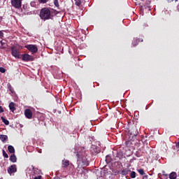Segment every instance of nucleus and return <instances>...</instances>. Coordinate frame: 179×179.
<instances>
[{"label":"nucleus","mask_w":179,"mask_h":179,"mask_svg":"<svg viewBox=\"0 0 179 179\" xmlns=\"http://www.w3.org/2000/svg\"><path fill=\"white\" fill-rule=\"evenodd\" d=\"M78 159L77 164L80 169L87 167L89 166V161H87V157H85V152L84 151L78 152L76 155Z\"/></svg>","instance_id":"obj_1"},{"label":"nucleus","mask_w":179,"mask_h":179,"mask_svg":"<svg viewBox=\"0 0 179 179\" xmlns=\"http://www.w3.org/2000/svg\"><path fill=\"white\" fill-rule=\"evenodd\" d=\"M58 14L57 10L52 8H45V20H51Z\"/></svg>","instance_id":"obj_2"},{"label":"nucleus","mask_w":179,"mask_h":179,"mask_svg":"<svg viewBox=\"0 0 179 179\" xmlns=\"http://www.w3.org/2000/svg\"><path fill=\"white\" fill-rule=\"evenodd\" d=\"M10 50L11 56L15 57V59H20V52L17 50V47H16L15 45L11 46Z\"/></svg>","instance_id":"obj_3"},{"label":"nucleus","mask_w":179,"mask_h":179,"mask_svg":"<svg viewBox=\"0 0 179 179\" xmlns=\"http://www.w3.org/2000/svg\"><path fill=\"white\" fill-rule=\"evenodd\" d=\"M146 2L145 3H141V2L138 1L136 3V5H139L141 8V10H146L148 9V10L150 11V1H143Z\"/></svg>","instance_id":"obj_4"},{"label":"nucleus","mask_w":179,"mask_h":179,"mask_svg":"<svg viewBox=\"0 0 179 179\" xmlns=\"http://www.w3.org/2000/svg\"><path fill=\"white\" fill-rule=\"evenodd\" d=\"M22 61L24 62H29L34 61V57L28 54L22 55Z\"/></svg>","instance_id":"obj_5"},{"label":"nucleus","mask_w":179,"mask_h":179,"mask_svg":"<svg viewBox=\"0 0 179 179\" xmlns=\"http://www.w3.org/2000/svg\"><path fill=\"white\" fill-rule=\"evenodd\" d=\"M24 48H27V50H29L30 52H32L34 54L37 52V47L35 45H26Z\"/></svg>","instance_id":"obj_6"},{"label":"nucleus","mask_w":179,"mask_h":179,"mask_svg":"<svg viewBox=\"0 0 179 179\" xmlns=\"http://www.w3.org/2000/svg\"><path fill=\"white\" fill-rule=\"evenodd\" d=\"M90 152H91V154L96 155L101 152L99 147H97L96 145L91 146V148L90 150Z\"/></svg>","instance_id":"obj_7"},{"label":"nucleus","mask_w":179,"mask_h":179,"mask_svg":"<svg viewBox=\"0 0 179 179\" xmlns=\"http://www.w3.org/2000/svg\"><path fill=\"white\" fill-rule=\"evenodd\" d=\"M17 171L16 165L13 164L11 166H9L8 169H7V172L9 175H12L13 173H15Z\"/></svg>","instance_id":"obj_8"},{"label":"nucleus","mask_w":179,"mask_h":179,"mask_svg":"<svg viewBox=\"0 0 179 179\" xmlns=\"http://www.w3.org/2000/svg\"><path fill=\"white\" fill-rule=\"evenodd\" d=\"M138 134H139V131H138V129L136 127L129 129V134L132 136H136Z\"/></svg>","instance_id":"obj_9"},{"label":"nucleus","mask_w":179,"mask_h":179,"mask_svg":"<svg viewBox=\"0 0 179 179\" xmlns=\"http://www.w3.org/2000/svg\"><path fill=\"white\" fill-rule=\"evenodd\" d=\"M11 6H14L16 9L21 8V1H11Z\"/></svg>","instance_id":"obj_10"},{"label":"nucleus","mask_w":179,"mask_h":179,"mask_svg":"<svg viewBox=\"0 0 179 179\" xmlns=\"http://www.w3.org/2000/svg\"><path fill=\"white\" fill-rule=\"evenodd\" d=\"M24 115L28 120H30L33 117V113L30 109H26V110H24Z\"/></svg>","instance_id":"obj_11"},{"label":"nucleus","mask_w":179,"mask_h":179,"mask_svg":"<svg viewBox=\"0 0 179 179\" xmlns=\"http://www.w3.org/2000/svg\"><path fill=\"white\" fill-rule=\"evenodd\" d=\"M41 19L45 20V8H42L40 13Z\"/></svg>","instance_id":"obj_12"},{"label":"nucleus","mask_w":179,"mask_h":179,"mask_svg":"<svg viewBox=\"0 0 179 179\" xmlns=\"http://www.w3.org/2000/svg\"><path fill=\"white\" fill-rule=\"evenodd\" d=\"M69 166V161L67 159H63L62 161V167L66 168Z\"/></svg>","instance_id":"obj_13"},{"label":"nucleus","mask_w":179,"mask_h":179,"mask_svg":"<svg viewBox=\"0 0 179 179\" xmlns=\"http://www.w3.org/2000/svg\"><path fill=\"white\" fill-rule=\"evenodd\" d=\"M9 110H10V111L13 113L15 111V103H14V102H10V103H9Z\"/></svg>","instance_id":"obj_14"},{"label":"nucleus","mask_w":179,"mask_h":179,"mask_svg":"<svg viewBox=\"0 0 179 179\" xmlns=\"http://www.w3.org/2000/svg\"><path fill=\"white\" fill-rule=\"evenodd\" d=\"M129 173H131V170H129V169H125L122 170L120 174H122V176H127V174H129Z\"/></svg>","instance_id":"obj_15"},{"label":"nucleus","mask_w":179,"mask_h":179,"mask_svg":"<svg viewBox=\"0 0 179 179\" xmlns=\"http://www.w3.org/2000/svg\"><path fill=\"white\" fill-rule=\"evenodd\" d=\"M139 42H143V39H134L132 42L133 46H136L139 43Z\"/></svg>","instance_id":"obj_16"},{"label":"nucleus","mask_w":179,"mask_h":179,"mask_svg":"<svg viewBox=\"0 0 179 179\" xmlns=\"http://www.w3.org/2000/svg\"><path fill=\"white\" fill-rule=\"evenodd\" d=\"M9 160L12 162V163H15L16 162V156L15 155H11L10 157L9 158Z\"/></svg>","instance_id":"obj_17"},{"label":"nucleus","mask_w":179,"mask_h":179,"mask_svg":"<svg viewBox=\"0 0 179 179\" xmlns=\"http://www.w3.org/2000/svg\"><path fill=\"white\" fill-rule=\"evenodd\" d=\"M168 176H169V179H176L177 177L176 172H172Z\"/></svg>","instance_id":"obj_18"},{"label":"nucleus","mask_w":179,"mask_h":179,"mask_svg":"<svg viewBox=\"0 0 179 179\" xmlns=\"http://www.w3.org/2000/svg\"><path fill=\"white\" fill-rule=\"evenodd\" d=\"M8 152L10 154H14L15 152V150L14 149V147L12 145H8Z\"/></svg>","instance_id":"obj_19"},{"label":"nucleus","mask_w":179,"mask_h":179,"mask_svg":"<svg viewBox=\"0 0 179 179\" xmlns=\"http://www.w3.org/2000/svg\"><path fill=\"white\" fill-rule=\"evenodd\" d=\"M105 161L106 162L107 164H110L112 162V158L111 156L110 155H106V157L105 159Z\"/></svg>","instance_id":"obj_20"},{"label":"nucleus","mask_w":179,"mask_h":179,"mask_svg":"<svg viewBox=\"0 0 179 179\" xmlns=\"http://www.w3.org/2000/svg\"><path fill=\"white\" fill-rule=\"evenodd\" d=\"M7 139H8V137L6 135H1L0 136V140H1L2 142H5L6 141H7Z\"/></svg>","instance_id":"obj_21"},{"label":"nucleus","mask_w":179,"mask_h":179,"mask_svg":"<svg viewBox=\"0 0 179 179\" xmlns=\"http://www.w3.org/2000/svg\"><path fill=\"white\" fill-rule=\"evenodd\" d=\"M1 120H2V122H3L4 124L9 125V121L7 120L6 119H5V117H1Z\"/></svg>","instance_id":"obj_22"},{"label":"nucleus","mask_w":179,"mask_h":179,"mask_svg":"<svg viewBox=\"0 0 179 179\" xmlns=\"http://www.w3.org/2000/svg\"><path fill=\"white\" fill-rule=\"evenodd\" d=\"M3 37V33L0 31V44H1V46H3V43L2 42V38Z\"/></svg>","instance_id":"obj_23"},{"label":"nucleus","mask_w":179,"mask_h":179,"mask_svg":"<svg viewBox=\"0 0 179 179\" xmlns=\"http://www.w3.org/2000/svg\"><path fill=\"white\" fill-rule=\"evenodd\" d=\"M2 155L3 156L4 158L8 159V155L6 152L5 150H2Z\"/></svg>","instance_id":"obj_24"},{"label":"nucleus","mask_w":179,"mask_h":179,"mask_svg":"<svg viewBox=\"0 0 179 179\" xmlns=\"http://www.w3.org/2000/svg\"><path fill=\"white\" fill-rule=\"evenodd\" d=\"M136 172L132 171L131 172V173H129V176L131 177V178H136Z\"/></svg>","instance_id":"obj_25"},{"label":"nucleus","mask_w":179,"mask_h":179,"mask_svg":"<svg viewBox=\"0 0 179 179\" xmlns=\"http://www.w3.org/2000/svg\"><path fill=\"white\" fill-rule=\"evenodd\" d=\"M8 90H9V92H10L11 94L14 93V90L13 89L12 85H8Z\"/></svg>","instance_id":"obj_26"},{"label":"nucleus","mask_w":179,"mask_h":179,"mask_svg":"<svg viewBox=\"0 0 179 179\" xmlns=\"http://www.w3.org/2000/svg\"><path fill=\"white\" fill-rule=\"evenodd\" d=\"M138 173H139V174L141 175V176H143L145 174V172L143 171V169L138 170Z\"/></svg>","instance_id":"obj_27"},{"label":"nucleus","mask_w":179,"mask_h":179,"mask_svg":"<svg viewBox=\"0 0 179 179\" xmlns=\"http://www.w3.org/2000/svg\"><path fill=\"white\" fill-rule=\"evenodd\" d=\"M81 4H82V1H77L75 2V5L77 6H80Z\"/></svg>","instance_id":"obj_28"},{"label":"nucleus","mask_w":179,"mask_h":179,"mask_svg":"<svg viewBox=\"0 0 179 179\" xmlns=\"http://www.w3.org/2000/svg\"><path fill=\"white\" fill-rule=\"evenodd\" d=\"M0 72H1V73H5V72H6L5 68L0 67Z\"/></svg>","instance_id":"obj_29"},{"label":"nucleus","mask_w":179,"mask_h":179,"mask_svg":"<svg viewBox=\"0 0 179 179\" xmlns=\"http://www.w3.org/2000/svg\"><path fill=\"white\" fill-rule=\"evenodd\" d=\"M161 178L167 179V178H169V175L161 176Z\"/></svg>","instance_id":"obj_30"},{"label":"nucleus","mask_w":179,"mask_h":179,"mask_svg":"<svg viewBox=\"0 0 179 179\" xmlns=\"http://www.w3.org/2000/svg\"><path fill=\"white\" fill-rule=\"evenodd\" d=\"M125 145L126 146L129 147L131 145V141H126Z\"/></svg>","instance_id":"obj_31"},{"label":"nucleus","mask_w":179,"mask_h":179,"mask_svg":"<svg viewBox=\"0 0 179 179\" xmlns=\"http://www.w3.org/2000/svg\"><path fill=\"white\" fill-rule=\"evenodd\" d=\"M54 4H55V6H56L57 8L59 6V5L58 4V1H54Z\"/></svg>","instance_id":"obj_32"},{"label":"nucleus","mask_w":179,"mask_h":179,"mask_svg":"<svg viewBox=\"0 0 179 179\" xmlns=\"http://www.w3.org/2000/svg\"><path fill=\"white\" fill-rule=\"evenodd\" d=\"M169 176V174L166 173L165 171H162V175H161V176Z\"/></svg>","instance_id":"obj_33"},{"label":"nucleus","mask_w":179,"mask_h":179,"mask_svg":"<svg viewBox=\"0 0 179 179\" xmlns=\"http://www.w3.org/2000/svg\"><path fill=\"white\" fill-rule=\"evenodd\" d=\"M3 113V109L2 108V106H0V113Z\"/></svg>","instance_id":"obj_34"},{"label":"nucleus","mask_w":179,"mask_h":179,"mask_svg":"<svg viewBox=\"0 0 179 179\" xmlns=\"http://www.w3.org/2000/svg\"><path fill=\"white\" fill-rule=\"evenodd\" d=\"M34 179H41V176H36Z\"/></svg>","instance_id":"obj_35"},{"label":"nucleus","mask_w":179,"mask_h":179,"mask_svg":"<svg viewBox=\"0 0 179 179\" xmlns=\"http://www.w3.org/2000/svg\"><path fill=\"white\" fill-rule=\"evenodd\" d=\"M176 148H179V141L178 143H176Z\"/></svg>","instance_id":"obj_36"},{"label":"nucleus","mask_w":179,"mask_h":179,"mask_svg":"<svg viewBox=\"0 0 179 179\" xmlns=\"http://www.w3.org/2000/svg\"><path fill=\"white\" fill-rule=\"evenodd\" d=\"M146 178H148V176H143V179H146Z\"/></svg>","instance_id":"obj_37"},{"label":"nucleus","mask_w":179,"mask_h":179,"mask_svg":"<svg viewBox=\"0 0 179 179\" xmlns=\"http://www.w3.org/2000/svg\"><path fill=\"white\" fill-rule=\"evenodd\" d=\"M41 3H45V1H41Z\"/></svg>","instance_id":"obj_38"},{"label":"nucleus","mask_w":179,"mask_h":179,"mask_svg":"<svg viewBox=\"0 0 179 179\" xmlns=\"http://www.w3.org/2000/svg\"><path fill=\"white\" fill-rule=\"evenodd\" d=\"M30 4L34 5V2H31V3H30Z\"/></svg>","instance_id":"obj_39"},{"label":"nucleus","mask_w":179,"mask_h":179,"mask_svg":"<svg viewBox=\"0 0 179 179\" xmlns=\"http://www.w3.org/2000/svg\"><path fill=\"white\" fill-rule=\"evenodd\" d=\"M11 1H22V0H11Z\"/></svg>","instance_id":"obj_40"},{"label":"nucleus","mask_w":179,"mask_h":179,"mask_svg":"<svg viewBox=\"0 0 179 179\" xmlns=\"http://www.w3.org/2000/svg\"><path fill=\"white\" fill-rule=\"evenodd\" d=\"M178 10H179V5L178 6Z\"/></svg>","instance_id":"obj_41"},{"label":"nucleus","mask_w":179,"mask_h":179,"mask_svg":"<svg viewBox=\"0 0 179 179\" xmlns=\"http://www.w3.org/2000/svg\"><path fill=\"white\" fill-rule=\"evenodd\" d=\"M85 148H83L82 151H84Z\"/></svg>","instance_id":"obj_42"},{"label":"nucleus","mask_w":179,"mask_h":179,"mask_svg":"<svg viewBox=\"0 0 179 179\" xmlns=\"http://www.w3.org/2000/svg\"><path fill=\"white\" fill-rule=\"evenodd\" d=\"M39 1H45V0H39Z\"/></svg>","instance_id":"obj_43"},{"label":"nucleus","mask_w":179,"mask_h":179,"mask_svg":"<svg viewBox=\"0 0 179 179\" xmlns=\"http://www.w3.org/2000/svg\"><path fill=\"white\" fill-rule=\"evenodd\" d=\"M54 1H58V0H54Z\"/></svg>","instance_id":"obj_44"},{"label":"nucleus","mask_w":179,"mask_h":179,"mask_svg":"<svg viewBox=\"0 0 179 179\" xmlns=\"http://www.w3.org/2000/svg\"><path fill=\"white\" fill-rule=\"evenodd\" d=\"M0 22H1V21H0Z\"/></svg>","instance_id":"obj_45"}]
</instances>
